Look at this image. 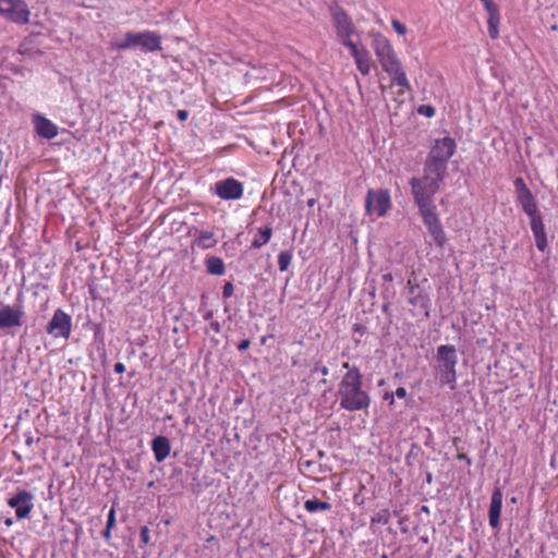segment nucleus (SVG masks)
I'll list each match as a JSON object with an SVG mask.
<instances>
[{"label":"nucleus","instance_id":"1","mask_svg":"<svg viewBox=\"0 0 558 558\" xmlns=\"http://www.w3.org/2000/svg\"><path fill=\"white\" fill-rule=\"evenodd\" d=\"M347 369L338 386V397L340 408L350 412L367 410L372 399L369 393L363 388V376L359 367L349 362L342 364Z\"/></svg>","mask_w":558,"mask_h":558},{"label":"nucleus","instance_id":"2","mask_svg":"<svg viewBox=\"0 0 558 558\" xmlns=\"http://www.w3.org/2000/svg\"><path fill=\"white\" fill-rule=\"evenodd\" d=\"M513 186L517 202L530 219V227L535 239V245L538 251L545 252L548 248V240L543 217L538 210L537 201L521 177L513 181Z\"/></svg>","mask_w":558,"mask_h":558},{"label":"nucleus","instance_id":"3","mask_svg":"<svg viewBox=\"0 0 558 558\" xmlns=\"http://www.w3.org/2000/svg\"><path fill=\"white\" fill-rule=\"evenodd\" d=\"M457 349L452 344H441L437 348L435 376L440 387L449 386L451 390L457 387Z\"/></svg>","mask_w":558,"mask_h":558},{"label":"nucleus","instance_id":"4","mask_svg":"<svg viewBox=\"0 0 558 558\" xmlns=\"http://www.w3.org/2000/svg\"><path fill=\"white\" fill-rule=\"evenodd\" d=\"M447 171L424 163V173L422 178H412L409 182L413 199H433L434 195L440 190V184L445 180Z\"/></svg>","mask_w":558,"mask_h":558},{"label":"nucleus","instance_id":"5","mask_svg":"<svg viewBox=\"0 0 558 558\" xmlns=\"http://www.w3.org/2000/svg\"><path fill=\"white\" fill-rule=\"evenodd\" d=\"M457 148L456 141L450 136L437 138L432 146L425 163L447 171L448 161L454 155Z\"/></svg>","mask_w":558,"mask_h":558},{"label":"nucleus","instance_id":"6","mask_svg":"<svg viewBox=\"0 0 558 558\" xmlns=\"http://www.w3.org/2000/svg\"><path fill=\"white\" fill-rule=\"evenodd\" d=\"M372 37V47L384 71L401 62L387 37L380 33H375Z\"/></svg>","mask_w":558,"mask_h":558},{"label":"nucleus","instance_id":"7","mask_svg":"<svg viewBox=\"0 0 558 558\" xmlns=\"http://www.w3.org/2000/svg\"><path fill=\"white\" fill-rule=\"evenodd\" d=\"M0 15L12 23L25 25L29 23L31 10L24 0H0Z\"/></svg>","mask_w":558,"mask_h":558},{"label":"nucleus","instance_id":"8","mask_svg":"<svg viewBox=\"0 0 558 558\" xmlns=\"http://www.w3.org/2000/svg\"><path fill=\"white\" fill-rule=\"evenodd\" d=\"M391 207V197L388 190H369L365 199V208L368 215L385 216Z\"/></svg>","mask_w":558,"mask_h":558},{"label":"nucleus","instance_id":"9","mask_svg":"<svg viewBox=\"0 0 558 558\" xmlns=\"http://www.w3.org/2000/svg\"><path fill=\"white\" fill-rule=\"evenodd\" d=\"M46 330L53 338L69 339L72 331L71 316L62 308L56 310Z\"/></svg>","mask_w":558,"mask_h":558},{"label":"nucleus","instance_id":"10","mask_svg":"<svg viewBox=\"0 0 558 558\" xmlns=\"http://www.w3.org/2000/svg\"><path fill=\"white\" fill-rule=\"evenodd\" d=\"M34 496L26 489H17L16 493L8 498L7 504L15 510L17 520L27 519L34 508Z\"/></svg>","mask_w":558,"mask_h":558},{"label":"nucleus","instance_id":"11","mask_svg":"<svg viewBox=\"0 0 558 558\" xmlns=\"http://www.w3.org/2000/svg\"><path fill=\"white\" fill-rule=\"evenodd\" d=\"M215 194L223 201H238L242 198L244 193L243 183L230 177L217 181L214 185Z\"/></svg>","mask_w":558,"mask_h":558},{"label":"nucleus","instance_id":"12","mask_svg":"<svg viewBox=\"0 0 558 558\" xmlns=\"http://www.w3.org/2000/svg\"><path fill=\"white\" fill-rule=\"evenodd\" d=\"M329 10L338 38L353 35L355 32L354 24L347 11L338 3L330 5Z\"/></svg>","mask_w":558,"mask_h":558},{"label":"nucleus","instance_id":"13","mask_svg":"<svg viewBox=\"0 0 558 558\" xmlns=\"http://www.w3.org/2000/svg\"><path fill=\"white\" fill-rule=\"evenodd\" d=\"M22 307H13L11 305L0 306V329L21 327L24 318Z\"/></svg>","mask_w":558,"mask_h":558},{"label":"nucleus","instance_id":"14","mask_svg":"<svg viewBox=\"0 0 558 558\" xmlns=\"http://www.w3.org/2000/svg\"><path fill=\"white\" fill-rule=\"evenodd\" d=\"M135 47H141L144 52H155L162 49L161 37L150 31L134 33Z\"/></svg>","mask_w":558,"mask_h":558},{"label":"nucleus","instance_id":"15","mask_svg":"<svg viewBox=\"0 0 558 558\" xmlns=\"http://www.w3.org/2000/svg\"><path fill=\"white\" fill-rule=\"evenodd\" d=\"M418 207L420 215L423 219L425 227H429L440 222L437 214V207L433 199H414Z\"/></svg>","mask_w":558,"mask_h":558},{"label":"nucleus","instance_id":"16","mask_svg":"<svg viewBox=\"0 0 558 558\" xmlns=\"http://www.w3.org/2000/svg\"><path fill=\"white\" fill-rule=\"evenodd\" d=\"M33 123L36 133L45 140H52L59 133L58 126L39 113L33 116Z\"/></svg>","mask_w":558,"mask_h":558},{"label":"nucleus","instance_id":"17","mask_svg":"<svg viewBox=\"0 0 558 558\" xmlns=\"http://www.w3.org/2000/svg\"><path fill=\"white\" fill-rule=\"evenodd\" d=\"M385 72L390 76L392 85H397L399 87V90L397 92L398 97L403 96L405 92L411 89L410 82L401 62L385 70Z\"/></svg>","mask_w":558,"mask_h":558},{"label":"nucleus","instance_id":"18","mask_svg":"<svg viewBox=\"0 0 558 558\" xmlns=\"http://www.w3.org/2000/svg\"><path fill=\"white\" fill-rule=\"evenodd\" d=\"M504 495L500 488H496L490 498V505L488 510L489 525L493 529H499L500 526V514L502 509Z\"/></svg>","mask_w":558,"mask_h":558},{"label":"nucleus","instance_id":"19","mask_svg":"<svg viewBox=\"0 0 558 558\" xmlns=\"http://www.w3.org/2000/svg\"><path fill=\"white\" fill-rule=\"evenodd\" d=\"M408 302L412 307L424 312L426 317L429 316L430 299L428 293L423 289L418 288L415 291H410V293H408Z\"/></svg>","mask_w":558,"mask_h":558},{"label":"nucleus","instance_id":"20","mask_svg":"<svg viewBox=\"0 0 558 558\" xmlns=\"http://www.w3.org/2000/svg\"><path fill=\"white\" fill-rule=\"evenodd\" d=\"M151 450L157 462L165 461L171 450L169 439L165 436H156L151 441Z\"/></svg>","mask_w":558,"mask_h":558},{"label":"nucleus","instance_id":"21","mask_svg":"<svg viewBox=\"0 0 558 558\" xmlns=\"http://www.w3.org/2000/svg\"><path fill=\"white\" fill-rule=\"evenodd\" d=\"M485 9L488 13V34L493 39H496L499 35L498 26L500 21L499 10L496 3H486Z\"/></svg>","mask_w":558,"mask_h":558},{"label":"nucleus","instance_id":"22","mask_svg":"<svg viewBox=\"0 0 558 558\" xmlns=\"http://www.w3.org/2000/svg\"><path fill=\"white\" fill-rule=\"evenodd\" d=\"M135 47V39L133 32H126L124 38L121 40H112L109 44V49L112 51L126 50Z\"/></svg>","mask_w":558,"mask_h":558},{"label":"nucleus","instance_id":"23","mask_svg":"<svg viewBox=\"0 0 558 558\" xmlns=\"http://www.w3.org/2000/svg\"><path fill=\"white\" fill-rule=\"evenodd\" d=\"M426 229H427L428 233L430 234V236L433 238L435 244L439 248H444L446 245V242H447V236H446L445 230L441 226V222L426 227Z\"/></svg>","mask_w":558,"mask_h":558},{"label":"nucleus","instance_id":"24","mask_svg":"<svg viewBox=\"0 0 558 558\" xmlns=\"http://www.w3.org/2000/svg\"><path fill=\"white\" fill-rule=\"evenodd\" d=\"M207 271L210 275L221 276L226 271V266L220 257L211 256L205 260Z\"/></svg>","mask_w":558,"mask_h":558},{"label":"nucleus","instance_id":"25","mask_svg":"<svg viewBox=\"0 0 558 558\" xmlns=\"http://www.w3.org/2000/svg\"><path fill=\"white\" fill-rule=\"evenodd\" d=\"M272 235V229L270 227H266L264 229H259L255 234L251 246L255 250L260 248L265 244H267Z\"/></svg>","mask_w":558,"mask_h":558},{"label":"nucleus","instance_id":"26","mask_svg":"<svg viewBox=\"0 0 558 558\" xmlns=\"http://www.w3.org/2000/svg\"><path fill=\"white\" fill-rule=\"evenodd\" d=\"M195 244L203 250H207L216 246L217 240L215 239L214 232L202 231L195 239Z\"/></svg>","mask_w":558,"mask_h":558},{"label":"nucleus","instance_id":"27","mask_svg":"<svg viewBox=\"0 0 558 558\" xmlns=\"http://www.w3.org/2000/svg\"><path fill=\"white\" fill-rule=\"evenodd\" d=\"M304 509L310 513L329 511L331 509V504L313 498L304 501Z\"/></svg>","mask_w":558,"mask_h":558},{"label":"nucleus","instance_id":"28","mask_svg":"<svg viewBox=\"0 0 558 558\" xmlns=\"http://www.w3.org/2000/svg\"><path fill=\"white\" fill-rule=\"evenodd\" d=\"M355 64L360 73L364 76L371 73V59L367 50L362 51L354 58Z\"/></svg>","mask_w":558,"mask_h":558},{"label":"nucleus","instance_id":"29","mask_svg":"<svg viewBox=\"0 0 558 558\" xmlns=\"http://www.w3.org/2000/svg\"><path fill=\"white\" fill-rule=\"evenodd\" d=\"M351 37L352 35H348L347 37H340L339 40L343 46L350 49L351 56L355 58L356 56L362 53V51L366 50V48L362 45L359 46L357 44L353 43Z\"/></svg>","mask_w":558,"mask_h":558},{"label":"nucleus","instance_id":"30","mask_svg":"<svg viewBox=\"0 0 558 558\" xmlns=\"http://www.w3.org/2000/svg\"><path fill=\"white\" fill-rule=\"evenodd\" d=\"M292 260V254L289 251H281L278 255V268L280 271H286Z\"/></svg>","mask_w":558,"mask_h":558},{"label":"nucleus","instance_id":"31","mask_svg":"<svg viewBox=\"0 0 558 558\" xmlns=\"http://www.w3.org/2000/svg\"><path fill=\"white\" fill-rule=\"evenodd\" d=\"M390 519V512L388 509H384L377 513V518L372 519V523L387 524Z\"/></svg>","mask_w":558,"mask_h":558},{"label":"nucleus","instance_id":"32","mask_svg":"<svg viewBox=\"0 0 558 558\" xmlns=\"http://www.w3.org/2000/svg\"><path fill=\"white\" fill-rule=\"evenodd\" d=\"M391 26L395 29V32L399 35H404L407 33V26L401 23L399 20L393 19L391 21Z\"/></svg>","mask_w":558,"mask_h":558},{"label":"nucleus","instance_id":"33","mask_svg":"<svg viewBox=\"0 0 558 558\" xmlns=\"http://www.w3.org/2000/svg\"><path fill=\"white\" fill-rule=\"evenodd\" d=\"M233 292H234V286L232 282L228 281L225 283L223 288H222V296L225 299H229L233 295Z\"/></svg>","mask_w":558,"mask_h":558},{"label":"nucleus","instance_id":"34","mask_svg":"<svg viewBox=\"0 0 558 558\" xmlns=\"http://www.w3.org/2000/svg\"><path fill=\"white\" fill-rule=\"evenodd\" d=\"M114 524H116V509L112 507L108 513L106 527H108V530H112Z\"/></svg>","mask_w":558,"mask_h":558},{"label":"nucleus","instance_id":"35","mask_svg":"<svg viewBox=\"0 0 558 558\" xmlns=\"http://www.w3.org/2000/svg\"><path fill=\"white\" fill-rule=\"evenodd\" d=\"M140 536H141V541L146 545L149 543V530L147 526H143L141 529V533H140Z\"/></svg>","mask_w":558,"mask_h":558},{"label":"nucleus","instance_id":"36","mask_svg":"<svg viewBox=\"0 0 558 558\" xmlns=\"http://www.w3.org/2000/svg\"><path fill=\"white\" fill-rule=\"evenodd\" d=\"M420 287L418 282L416 279H409L408 282H407V290H408V293H410V291H415L417 290Z\"/></svg>","mask_w":558,"mask_h":558},{"label":"nucleus","instance_id":"37","mask_svg":"<svg viewBox=\"0 0 558 558\" xmlns=\"http://www.w3.org/2000/svg\"><path fill=\"white\" fill-rule=\"evenodd\" d=\"M418 111L426 117H433L435 114V109L432 106H422Z\"/></svg>","mask_w":558,"mask_h":558},{"label":"nucleus","instance_id":"38","mask_svg":"<svg viewBox=\"0 0 558 558\" xmlns=\"http://www.w3.org/2000/svg\"><path fill=\"white\" fill-rule=\"evenodd\" d=\"M250 345H251V341L248 339H243L242 341L239 342L238 350L245 351L250 348Z\"/></svg>","mask_w":558,"mask_h":558},{"label":"nucleus","instance_id":"39","mask_svg":"<svg viewBox=\"0 0 558 558\" xmlns=\"http://www.w3.org/2000/svg\"><path fill=\"white\" fill-rule=\"evenodd\" d=\"M177 118L180 120V121H186L187 118H189V111L187 110H178L177 111Z\"/></svg>","mask_w":558,"mask_h":558},{"label":"nucleus","instance_id":"40","mask_svg":"<svg viewBox=\"0 0 558 558\" xmlns=\"http://www.w3.org/2000/svg\"><path fill=\"white\" fill-rule=\"evenodd\" d=\"M395 396H397L400 399H403V398H405L408 396V391H407V389L404 387H399L395 391Z\"/></svg>","mask_w":558,"mask_h":558},{"label":"nucleus","instance_id":"41","mask_svg":"<svg viewBox=\"0 0 558 558\" xmlns=\"http://www.w3.org/2000/svg\"><path fill=\"white\" fill-rule=\"evenodd\" d=\"M113 369H114V373H117V374H123L125 372V365L121 362H118L114 364Z\"/></svg>","mask_w":558,"mask_h":558},{"label":"nucleus","instance_id":"42","mask_svg":"<svg viewBox=\"0 0 558 558\" xmlns=\"http://www.w3.org/2000/svg\"><path fill=\"white\" fill-rule=\"evenodd\" d=\"M384 400L388 401V403L392 405L395 403V392H386L384 395Z\"/></svg>","mask_w":558,"mask_h":558},{"label":"nucleus","instance_id":"43","mask_svg":"<svg viewBox=\"0 0 558 558\" xmlns=\"http://www.w3.org/2000/svg\"><path fill=\"white\" fill-rule=\"evenodd\" d=\"M457 459L461 460V461H465L468 463V465H471V463H472V460L468 457L466 453H458Z\"/></svg>","mask_w":558,"mask_h":558},{"label":"nucleus","instance_id":"44","mask_svg":"<svg viewBox=\"0 0 558 558\" xmlns=\"http://www.w3.org/2000/svg\"><path fill=\"white\" fill-rule=\"evenodd\" d=\"M210 327L215 332H220V324L218 322H213Z\"/></svg>","mask_w":558,"mask_h":558},{"label":"nucleus","instance_id":"45","mask_svg":"<svg viewBox=\"0 0 558 558\" xmlns=\"http://www.w3.org/2000/svg\"><path fill=\"white\" fill-rule=\"evenodd\" d=\"M104 537L107 542H109L111 539V530H108V527H106L104 531Z\"/></svg>","mask_w":558,"mask_h":558},{"label":"nucleus","instance_id":"46","mask_svg":"<svg viewBox=\"0 0 558 558\" xmlns=\"http://www.w3.org/2000/svg\"><path fill=\"white\" fill-rule=\"evenodd\" d=\"M7 526H11L13 524V520L11 518L5 519L4 521Z\"/></svg>","mask_w":558,"mask_h":558},{"label":"nucleus","instance_id":"47","mask_svg":"<svg viewBox=\"0 0 558 558\" xmlns=\"http://www.w3.org/2000/svg\"><path fill=\"white\" fill-rule=\"evenodd\" d=\"M320 372H322L323 375H327L328 374V368L326 366H323Z\"/></svg>","mask_w":558,"mask_h":558},{"label":"nucleus","instance_id":"48","mask_svg":"<svg viewBox=\"0 0 558 558\" xmlns=\"http://www.w3.org/2000/svg\"><path fill=\"white\" fill-rule=\"evenodd\" d=\"M314 204H315V199H308V201H307V205H308L310 207L314 206Z\"/></svg>","mask_w":558,"mask_h":558},{"label":"nucleus","instance_id":"49","mask_svg":"<svg viewBox=\"0 0 558 558\" xmlns=\"http://www.w3.org/2000/svg\"><path fill=\"white\" fill-rule=\"evenodd\" d=\"M384 278H385L386 280H391V279H392V276H391V274H388V275H385V276H384Z\"/></svg>","mask_w":558,"mask_h":558},{"label":"nucleus","instance_id":"50","mask_svg":"<svg viewBox=\"0 0 558 558\" xmlns=\"http://www.w3.org/2000/svg\"><path fill=\"white\" fill-rule=\"evenodd\" d=\"M26 444H27L28 446H31V445L33 444V438H32V437L27 438V439H26Z\"/></svg>","mask_w":558,"mask_h":558},{"label":"nucleus","instance_id":"51","mask_svg":"<svg viewBox=\"0 0 558 558\" xmlns=\"http://www.w3.org/2000/svg\"><path fill=\"white\" fill-rule=\"evenodd\" d=\"M483 2V4L485 5L486 3H490L493 2V0H481Z\"/></svg>","mask_w":558,"mask_h":558},{"label":"nucleus","instance_id":"52","mask_svg":"<svg viewBox=\"0 0 558 558\" xmlns=\"http://www.w3.org/2000/svg\"><path fill=\"white\" fill-rule=\"evenodd\" d=\"M211 315H213V313H211V312H208V313L206 314L205 318H206V319H208V318H210V317H211Z\"/></svg>","mask_w":558,"mask_h":558}]
</instances>
